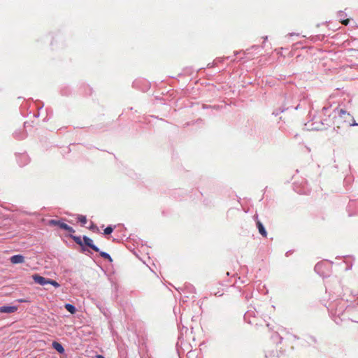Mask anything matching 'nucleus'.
Wrapping results in <instances>:
<instances>
[{
    "mask_svg": "<svg viewBox=\"0 0 358 358\" xmlns=\"http://www.w3.org/2000/svg\"><path fill=\"white\" fill-rule=\"evenodd\" d=\"M338 115L339 117L342 120V123L343 124L348 126L357 125V124L355 122L353 116L344 109H338Z\"/></svg>",
    "mask_w": 358,
    "mask_h": 358,
    "instance_id": "obj_1",
    "label": "nucleus"
},
{
    "mask_svg": "<svg viewBox=\"0 0 358 358\" xmlns=\"http://www.w3.org/2000/svg\"><path fill=\"white\" fill-rule=\"evenodd\" d=\"M48 224L50 226H57L59 228L64 229L69 233H75V230L71 227L61 222L60 220H50L48 221Z\"/></svg>",
    "mask_w": 358,
    "mask_h": 358,
    "instance_id": "obj_2",
    "label": "nucleus"
},
{
    "mask_svg": "<svg viewBox=\"0 0 358 358\" xmlns=\"http://www.w3.org/2000/svg\"><path fill=\"white\" fill-rule=\"evenodd\" d=\"M32 278L36 283L41 285H45L48 284L49 279L41 276L38 274L33 275Z\"/></svg>",
    "mask_w": 358,
    "mask_h": 358,
    "instance_id": "obj_3",
    "label": "nucleus"
},
{
    "mask_svg": "<svg viewBox=\"0 0 358 358\" xmlns=\"http://www.w3.org/2000/svg\"><path fill=\"white\" fill-rule=\"evenodd\" d=\"M83 242H84L85 245H87L88 247L92 248L95 252H99V248L96 245H94L93 244L92 240L91 238H90L89 237L84 236L83 237Z\"/></svg>",
    "mask_w": 358,
    "mask_h": 358,
    "instance_id": "obj_4",
    "label": "nucleus"
},
{
    "mask_svg": "<svg viewBox=\"0 0 358 358\" xmlns=\"http://www.w3.org/2000/svg\"><path fill=\"white\" fill-rule=\"evenodd\" d=\"M17 310V306H1L0 307V313H15Z\"/></svg>",
    "mask_w": 358,
    "mask_h": 358,
    "instance_id": "obj_5",
    "label": "nucleus"
},
{
    "mask_svg": "<svg viewBox=\"0 0 358 358\" xmlns=\"http://www.w3.org/2000/svg\"><path fill=\"white\" fill-rule=\"evenodd\" d=\"M10 262L13 264H21L24 262V256H22L21 255H16L12 256L10 257Z\"/></svg>",
    "mask_w": 358,
    "mask_h": 358,
    "instance_id": "obj_6",
    "label": "nucleus"
},
{
    "mask_svg": "<svg viewBox=\"0 0 358 358\" xmlns=\"http://www.w3.org/2000/svg\"><path fill=\"white\" fill-rule=\"evenodd\" d=\"M257 227L258 228L259 234L264 237L267 236L266 231L265 230L262 223L260 221L257 222Z\"/></svg>",
    "mask_w": 358,
    "mask_h": 358,
    "instance_id": "obj_7",
    "label": "nucleus"
},
{
    "mask_svg": "<svg viewBox=\"0 0 358 358\" xmlns=\"http://www.w3.org/2000/svg\"><path fill=\"white\" fill-rule=\"evenodd\" d=\"M52 347L54 349H55L58 352L62 354L64 352V349L62 347V345L59 343L58 342L54 341L52 343Z\"/></svg>",
    "mask_w": 358,
    "mask_h": 358,
    "instance_id": "obj_8",
    "label": "nucleus"
},
{
    "mask_svg": "<svg viewBox=\"0 0 358 358\" xmlns=\"http://www.w3.org/2000/svg\"><path fill=\"white\" fill-rule=\"evenodd\" d=\"M65 308L69 312L71 313V314H74L76 313V308L74 306L70 304V303H66L65 305Z\"/></svg>",
    "mask_w": 358,
    "mask_h": 358,
    "instance_id": "obj_9",
    "label": "nucleus"
},
{
    "mask_svg": "<svg viewBox=\"0 0 358 358\" xmlns=\"http://www.w3.org/2000/svg\"><path fill=\"white\" fill-rule=\"evenodd\" d=\"M78 220L83 224H85L87 223V218L85 216L79 215L78 216Z\"/></svg>",
    "mask_w": 358,
    "mask_h": 358,
    "instance_id": "obj_10",
    "label": "nucleus"
},
{
    "mask_svg": "<svg viewBox=\"0 0 358 358\" xmlns=\"http://www.w3.org/2000/svg\"><path fill=\"white\" fill-rule=\"evenodd\" d=\"M100 255L101 257H102L103 258L106 259H108L110 262H112L113 259L111 258V257L106 252H100Z\"/></svg>",
    "mask_w": 358,
    "mask_h": 358,
    "instance_id": "obj_11",
    "label": "nucleus"
},
{
    "mask_svg": "<svg viewBox=\"0 0 358 358\" xmlns=\"http://www.w3.org/2000/svg\"><path fill=\"white\" fill-rule=\"evenodd\" d=\"M113 228L112 227L109 226V227H107L104 229V231H103V234H104L105 235H108V234H110L113 232Z\"/></svg>",
    "mask_w": 358,
    "mask_h": 358,
    "instance_id": "obj_12",
    "label": "nucleus"
},
{
    "mask_svg": "<svg viewBox=\"0 0 358 358\" xmlns=\"http://www.w3.org/2000/svg\"><path fill=\"white\" fill-rule=\"evenodd\" d=\"M73 239L75 241V242L80 245H83V243L81 240V238L80 237H78V236H73Z\"/></svg>",
    "mask_w": 358,
    "mask_h": 358,
    "instance_id": "obj_13",
    "label": "nucleus"
},
{
    "mask_svg": "<svg viewBox=\"0 0 358 358\" xmlns=\"http://www.w3.org/2000/svg\"><path fill=\"white\" fill-rule=\"evenodd\" d=\"M48 284H50L55 287H59V284L57 282H56L55 280H50V279H49Z\"/></svg>",
    "mask_w": 358,
    "mask_h": 358,
    "instance_id": "obj_14",
    "label": "nucleus"
},
{
    "mask_svg": "<svg viewBox=\"0 0 358 358\" xmlns=\"http://www.w3.org/2000/svg\"><path fill=\"white\" fill-rule=\"evenodd\" d=\"M90 229L91 230H92L93 231H94V232H97V231H99V228H98V227H97L96 225L94 224H92L91 225V227H90Z\"/></svg>",
    "mask_w": 358,
    "mask_h": 358,
    "instance_id": "obj_15",
    "label": "nucleus"
},
{
    "mask_svg": "<svg viewBox=\"0 0 358 358\" xmlns=\"http://www.w3.org/2000/svg\"><path fill=\"white\" fill-rule=\"evenodd\" d=\"M349 21H350V20H349V19H346V20H343V21L341 22V23H342L343 24H344V25H347V24L349 23Z\"/></svg>",
    "mask_w": 358,
    "mask_h": 358,
    "instance_id": "obj_16",
    "label": "nucleus"
},
{
    "mask_svg": "<svg viewBox=\"0 0 358 358\" xmlns=\"http://www.w3.org/2000/svg\"><path fill=\"white\" fill-rule=\"evenodd\" d=\"M95 357L96 358H104V357L103 355H96Z\"/></svg>",
    "mask_w": 358,
    "mask_h": 358,
    "instance_id": "obj_17",
    "label": "nucleus"
}]
</instances>
